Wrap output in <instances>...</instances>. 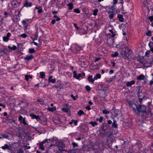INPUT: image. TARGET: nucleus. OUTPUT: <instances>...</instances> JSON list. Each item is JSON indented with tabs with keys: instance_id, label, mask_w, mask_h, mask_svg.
I'll return each instance as SVG.
<instances>
[{
	"instance_id": "864d4df0",
	"label": "nucleus",
	"mask_w": 153,
	"mask_h": 153,
	"mask_svg": "<svg viewBox=\"0 0 153 153\" xmlns=\"http://www.w3.org/2000/svg\"><path fill=\"white\" fill-rule=\"evenodd\" d=\"M153 44V42H149V45L150 48H151L152 45H151V44Z\"/></svg>"
},
{
	"instance_id": "4468645a",
	"label": "nucleus",
	"mask_w": 153,
	"mask_h": 153,
	"mask_svg": "<svg viewBox=\"0 0 153 153\" xmlns=\"http://www.w3.org/2000/svg\"><path fill=\"white\" fill-rule=\"evenodd\" d=\"M32 4H33L31 2H29L27 1H26L24 6L27 7H31L32 5Z\"/></svg>"
},
{
	"instance_id": "79ce46f5",
	"label": "nucleus",
	"mask_w": 153,
	"mask_h": 153,
	"mask_svg": "<svg viewBox=\"0 0 153 153\" xmlns=\"http://www.w3.org/2000/svg\"><path fill=\"white\" fill-rule=\"evenodd\" d=\"M71 145H72L73 148H75V147H76L78 146V144L74 142L72 143Z\"/></svg>"
},
{
	"instance_id": "9b49d317",
	"label": "nucleus",
	"mask_w": 153,
	"mask_h": 153,
	"mask_svg": "<svg viewBox=\"0 0 153 153\" xmlns=\"http://www.w3.org/2000/svg\"><path fill=\"white\" fill-rule=\"evenodd\" d=\"M137 79L139 80H143L145 83H146L147 81V79L145 78V76L142 74H140L137 77Z\"/></svg>"
},
{
	"instance_id": "c9c22d12",
	"label": "nucleus",
	"mask_w": 153,
	"mask_h": 153,
	"mask_svg": "<svg viewBox=\"0 0 153 153\" xmlns=\"http://www.w3.org/2000/svg\"><path fill=\"white\" fill-rule=\"evenodd\" d=\"M98 12V10L97 9H96L94 10H93V15L95 16L97 15V13Z\"/></svg>"
},
{
	"instance_id": "f3484780",
	"label": "nucleus",
	"mask_w": 153,
	"mask_h": 153,
	"mask_svg": "<svg viewBox=\"0 0 153 153\" xmlns=\"http://www.w3.org/2000/svg\"><path fill=\"white\" fill-rule=\"evenodd\" d=\"M135 84V82L134 80H132L130 82H127L126 84V85L128 87L131 86L132 85Z\"/></svg>"
},
{
	"instance_id": "ddd939ff",
	"label": "nucleus",
	"mask_w": 153,
	"mask_h": 153,
	"mask_svg": "<svg viewBox=\"0 0 153 153\" xmlns=\"http://www.w3.org/2000/svg\"><path fill=\"white\" fill-rule=\"evenodd\" d=\"M11 36L10 33L8 32L7 33L6 36H5L3 37V41L4 42H7L9 39V37Z\"/></svg>"
},
{
	"instance_id": "774afa93",
	"label": "nucleus",
	"mask_w": 153,
	"mask_h": 153,
	"mask_svg": "<svg viewBox=\"0 0 153 153\" xmlns=\"http://www.w3.org/2000/svg\"><path fill=\"white\" fill-rule=\"evenodd\" d=\"M5 52V49H1V51H0V53L3 52L4 53Z\"/></svg>"
},
{
	"instance_id": "6ab92c4d",
	"label": "nucleus",
	"mask_w": 153,
	"mask_h": 153,
	"mask_svg": "<svg viewBox=\"0 0 153 153\" xmlns=\"http://www.w3.org/2000/svg\"><path fill=\"white\" fill-rule=\"evenodd\" d=\"M109 31L112 34L111 36V37H114L116 35L115 30L114 29H113L111 30H110Z\"/></svg>"
},
{
	"instance_id": "6e6552de",
	"label": "nucleus",
	"mask_w": 153,
	"mask_h": 153,
	"mask_svg": "<svg viewBox=\"0 0 153 153\" xmlns=\"http://www.w3.org/2000/svg\"><path fill=\"white\" fill-rule=\"evenodd\" d=\"M55 145L56 146L61 148H64L65 147V145L62 141L59 140H56L55 142Z\"/></svg>"
},
{
	"instance_id": "7ed1b4c3",
	"label": "nucleus",
	"mask_w": 153,
	"mask_h": 153,
	"mask_svg": "<svg viewBox=\"0 0 153 153\" xmlns=\"http://www.w3.org/2000/svg\"><path fill=\"white\" fill-rule=\"evenodd\" d=\"M71 49L73 52L76 53L78 51H80L82 49V48L77 44H74L72 45Z\"/></svg>"
},
{
	"instance_id": "a18cd8bd",
	"label": "nucleus",
	"mask_w": 153,
	"mask_h": 153,
	"mask_svg": "<svg viewBox=\"0 0 153 153\" xmlns=\"http://www.w3.org/2000/svg\"><path fill=\"white\" fill-rule=\"evenodd\" d=\"M102 113L103 114H107L109 113V112L107 110H104L102 111Z\"/></svg>"
},
{
	"instance_id": "0e129e2a",
	"label": "nucleus",
	"mask_w": 153,
	"mask_h": 153,
	"mask_svg": "<svg viewBox=\"0 0 153 153\" xmlns=\"http://www.w3.org/2000/svg\"><path fill=\"white\" fill-rule=\"evenodd\" d=\"M37 37H38L37 35L36 34H35V37L34 39H33V40H36L37 39Z\"/></svg>"
},
{
	"instance_id": "4c0bfd02",
	"label": "nucleus",
	"mask_w": 153,
	"mask_h": 153,
	"mask_svg": "<svg viewBox=\"0 0 153 153\" xmlns=\"http://www.w3.org/2000/svg\"><path fill=\"white\" fill-rule=\"evenodd\" d=\"M108 13H109V18L110 19H112L113 18V17H114V15H113V13H111L110 12H109Z\"/></svg>"
},
{
	"instance_id": "e2e57ef3",
	"label": "nucleus",
	"mask_w": 153,
	"mask_h": 153,
	"mask_svg": "<svg viewBox=\"0 0 153 153\" xmlns=\"http://www.w3.org/2000/svg\"><path fill=\"white\" fill-rule=\"evenodd\" d=\"M153 84V79L151 80L149 82V85H152Z\"/></svg>"
},
{
	"instance_id": "5fc2aeb1",
	"label": "nucleus",
	"mask_w": 153,
	"mask_h": 153,
	"mask_svg": "<svg viewBox=\"0 0 153 153\" xmlns=\"http://www.w3.org/2000/svg\"><path fill=\"white\" fill-rule=\"evenodd\" d=\"M85 108L86 109L88 110H90L91 109V108L89 105H88L86 106Z\"/></svg>"
},
{
	"instance_id": "5701e85b",
	"label": "nucleus",
	"mask_w": 153,
	"mask_h": 153,
	"mask_svg": "<svg viewBox=\"0 0 153 153\" xmlns=\"http://www.w3.org/2000/svg\"><path fill=\"white\" fill-rule=\"evenodd\" d=\"M67 6L69 7V9L70 10H72L74 8L73 4L72 3L68 4Z\"/></svg>"
},
{
	"instance_id": "f704fd0d",
	"label": "nucleus",
	"mask_w": 153,
	"mask_h": 153,
	"mask_svg": "<svg viewBox=\"0 0 153 153\" xmlns=\"http://www.w3.org/2000/svg\"><path fill=\"white\" fill-rule=\"evenodd\" d=\"M16 144H17V143L14 142L11 145V146L13 149H16Z\"/></svg>"
},
{
	"instance_id": "13d9d810",
	"label": "nucleus",
	"mask_w": 153,
	"mask_h": 153,
	"mask_svg": "<svg viewBox=\"0 0 153 153\" xmlns=\"http://www.w3.org/2000/svg\"><path fill=\"white\" fill-rule=\"evenodd\" d=\"M107 123L108 124H111L112 123V122L111 120H108Z\"/></svg>"
},
{
	"instance_id": "3c124183",
	"label": "nucleus",
	"mask_w": 153,
	"mask_h": 153,
	"mask_svg": "<svg viewBox=\"0 0 153 153\" xmlns=\"http://www.w3.org/2000/svg\"><path fill=\"white\" fill-rule=\"evenodd\" d=\"M4 15H5V18H6L7 17V15L8 14V13L5 11L4 12Z\"/></svg>"
},
{
	"instance_id": "20e7f679",
	"label": "nucleus",
	"mask_w": 153,
	"mask_h": 153,
	"mask_svg": "<svg viewBox=\"0 0 153 153\" xmlns=\"http://www.w3.org/2000/svg\"><path fill=\"white\" fill-rule=\"evenodd\" d=\"M129 106L131 108L134 112L136 114L137 111V105L135 103L131 102H128Z\"/></svg>"
},
{
	"instance_id": "bf43d9fd",
	"label": "nucleus",
	"mask_w": 153,
	"mask_h": 153,
	"mask_svg": "<svg viewBox=\"0 0 153 153\" xmlns=\"http://www.w3.org/2000/svg\"><path fill=\"white\" fill-rule=\"evenodd\" d=\"M56 20L55 19H53L51 21V23L52 24H54L56 22Z\"/></svg>"
},
{
	"instance_id": "dca6fc26",
	"label": "nucleus",
	"mask_w": 153,
	"mask_h": 153,
	"mask_svg": "<svg viewBox=\"0 0 153 153\" xmlns=\"http://www.w3.org/2000/svg\"><path fill=\"white\" fill-rule=\"evenodd\" d=\"M33 55H28L25 58V59L27 61H29L30 60H31L32 59H33Z\"/></svg>"
},
{
	"instance_id": "423d86ee",
	"label": "nucleus",
	"mask_w": 153,
	"mask_h": 153,
	"mask_svg": "<svg viewBox=\"0 0 153 153\" xmlns=\"http://www.w3.org/2000/svg\"><path fill=\"white\" fill-rule=\"evenodd\" d=\"M73 77L74 78H76V79H78L80 78H81L83 76H84L85 75V73L83 72L82 73L79 74L78 75L76 74V72L74 71L73 72Z\"/></svg>"
},
{
	"instance_id": "f8f14e48",
	"label": "nucleus",
	"mask_w": 153,
	"mask_h": 153,
	"mask_svg": "<svg viewBox=\"0 0 153 153\" xmlns=\"http://www.w3.org/2000/svg\"><path fill=\"white\" fill-rule=\"evenodd\" d=\"M30 116L33 119H35L37 121H39L40 120V116L36 115L33 113H31L29 114Z\"/></svg>"
},
{
	"instance_id": "a19ab883",
	"label": "nucleus",
	"mask_w": 153,
	"mask_h": 153,
	"mask_svg": "<svg viewBox=\"0 0 153 153\" xmlns=\"http://www.w3.org/2000/svg\"><path fill=\"white\" fill-rule=\"evenodd\" d=\"M146 35L148 36H152L151 35V32L150 30H149L146 33Z\"/></svg>"
},
{
	"instance_id": "2eb2a0df",
	"label": "nucleus",
	"mask_w": 153,
	"mask_h": 153,
	"mask_svg": "<svg viewBox=\"0 0 153 153\" xmlns=\"http://www.w3.org/2000/svg\"><path fill=\"white\" fill-rule=\"evenodd\" d=\"M88 80L89 82H91L92 83H94L95 80L94 78V79H93V76L91 75H89L88 76Z\"/></svg>"
},
{
	"instance_id": "bb28decb",
	"label": "nucleus",
	"mask_w": 153,
	"mask_h": 153,
	"mask_svg": "<svg viewBox=\"0 0 153 153\" xmlns=\"http://www.w3.org/2000/svg\"><path fill=\"white\" fill-rule=\"evenodd\" d=\"M28 21L29 19H25L22 21V23L23 25H26L27 24V22H28Z\"/></svg>"
},
{
	"instance_id": "69168bd1",
	"label": "nucleus",
	"mask_w": 153,
	"mask_h": 153,
	"mask_svg": "<svg viewBox=\"0 0 153 153\" xmlns=\"http://www.w3.org/2000/svg\"><path fill=\"white\" fill-rule=\"evenodd\" d=\"M71 97L73 99V100H76V98L74 96L73 94L71 95Z\"/></svg>"
},
{
	"instance_id": "412c9836",
	"label": "nucleus",
	"mask_w": 153,
	"mask_h": 153,
	"mask_svg": "<svg viewBox=\"0 0 153 153\" xmlns=\"http://www.w3.org/2000/svg\"><path fill=\"white\" fill-rule=\"evenodd\" d=\"M101 77V76L100 74H97L94 76V80H97L98 79H100Z\"/></svg>"
},
{
	"instance_id": "a211bd4d",
	"label": "nucleus",
	"mask_w": 153,
	"mask_h": 153,
	"mask_svg": "<svg viewBox=\"0 0 153 153\" xmlns=\"http://www.w3.org/2000/svg\"><path fill=\"white\" fill-rule=\"evenodd\" d=\"M48 81L49 82H51L52 83H54L56 82V79H52V76H49L48 79Z\"/></svg>"
},
{
	"instance_id": "0eeeda50",
	"label": "nucleus",
	"mask_w": 153,
	"mask_h": 153,
	"mask_svg": "<svg viewBox=\"0 0 153 153\" xmlns=\"http://www.w3.org/2000/svg\"><path fill=\"white\" fill-rule=\"evenodd\" d=\"M10 145V144L8 145L7 144H5L4 146H1V148L4 150H6L7 149L8 152L12 153L13 152L11 150V147Z\"/></svg>"
},
{
	"instance_id": "37998d69",
	"label": "nucleus",
	"mask_w": 153,
	"mask_h": 153,
	"mask_svg": "<svg viewBox=\"0 0 153 153\" xmlns=\"http://www.w3.org/2000/svg\"><path fill=\"white\" fill-rule=\"evenodd\" d=\"M74 11L75 13H80V11L78 9H74Z\"/></svg>"
},
{
	"instance_id": "4be33fe9",
	"label": "nucleus",
	"mask_w": 153,
	"mask_h": 153,
	"mask_svg": "<svg viewBox=\"0 0 153 153\" xmlns=\"http://www.w3.org/2000/svg\"><path fill=\"white\" fill-rule=\"evenodd\" d=\"M39 78H45V73L43 72H41L39 73Z\"/></svg>"
},
{
	"instance_id": "39448f33",
	"label": "nucleus",
	"mask_w": 153,
	"mask_h": 153,
	"mask_svg": "<svg viewBox=\"0 0 153 153\" xmlns=\"http://www.w3.org/2000/svg\"><path fill=\"white\" fill-rule=\"evenodd\" d=\"M50 140L48 139H46L43 140L41 142L39 143V149L44 151L45 149V148L43 146V144L46 143H49L50 142Z\"/></svg>"
},
{
	"instance_id": "b1692460",
	"label": "nucleus",
	"mask_w": 153,
	"mask_h": 153,
	"mask_svg": "<svg viewBox=\"0 0 153 153\" xmlns=\"http://www.w3.org/2000/svg\"><path fill=\"white\" fill-rule=\"evenodd\" d=\"M140 62L144 66L146 67H150L151 65V63H143L141 62Z\"/></svg>"
},
{
	"instance_id": "aec40b11",
	"label": "nucleus",
	"mask_w": 153,
	"mask_h": 153,
	"mask_svg": "<svg viewBox=\"0 0 153 153\" xmlns=\"http://www.w3.org/2000/svg\"><path fill=\"white\" fill-rule=\"evenodd\" d=\"M117 17L119 19V21L120 22H123L124 21V19L123 18V16L121 14H118Z\"/></svg>"
},
{
	"instance_id": "f257e3e1",
	"label": "nucleus",
	"mask_w": 153,
	"mask_h": 153,
	"mask_svg": "<svg viewBox=\"0 0 153 153\" xmlns=\"http://www.w3.org/2000/svg\"><path fill=\"white\" fill-rule=\"evenodd\" d=\"M132 53L131 50L128 47L123 48L121 51V55L126 58H128V56L130 55Z\"/></svg>"
},
{
	"instance_id": "9d476101",
	"label": "nucleus",
	"mask_w": 153,
	"mask_h": 153,
	"mask_svg": "<svg viewBox=\"0 0 153 153\" xmlns=\"http://www.w3.org/2000/svg\"><path fill=\"white\" fill-rule=\"evenodd\" d=\"M18 120L21 123H22L24 125H27V123L25 122V118H23L20 115L18 118Z\"/></svg>"
},
{
	"instance_id": "473e14b6",
	"label": "nucleus",
	"mask_w": 153,
	"mask_h": 153,
	"mask_svg": "<svg viewBox=\"0 0 153 153\" xmlns=\"http://www.w3.org/2000/svg\"><path fill=\"white\" fill-rule=\"evenodd\" d=\"M89 124L93 126H95L97 125V123L95 121H91L90 122Z\"/></svg>"
},
{
	"instance_id": "2f4dec72",
	"label": "nucleus",
	"mask_w": 153,
	"mask_h": 153,
	"mask_svg": "<svg viewBox=\"0 0 153 153\" xmlns=\"http://www.w3.org/2000/svg\"><path fill=\"white\" fill-rule=\"evenodd\" d=\"M118 53L117 52H115L111 54V56L112 57L117 56H118Z\"/></svg>"
},
{
	"instance_id": "f03ea898",
	"label": "nucleus",
	"mask_w": 153,
	"mask_h": 153,
	"mask_svg": "<svg viewBox=\"0 0 153 153\" xmlns=\"http://www.w3.org/2000/svg\"><path fill=\"white\" fill-rule=\"evenodd\" d=\"M137 111L136 114L139 115L140 113H144L146 110V107L143 105H138L137 106Z\"/></svg>"
},
{
	"instance_id": "cd10ccee",
	"label": "nucleus",
	"mask_w": 153,
	"mask_h": 153,
	"mask_svg": "<svg viewBox=\"0 0 153 153\" xmlns=\"http://www.w3.org/2000/svg\"><path fill=\"white\" fill-rule=\"evenodd\" d=\"M77 114L79 116H80L81 115H82V114L84 115L85 114V113L84 112V111H83L82 110H80L78 112Z\"/></svg>"
},
{
	"instance_id": "393cba45",
	"label": "nucleus",
	"mask_w": 153,
	"mask_h": 153,
	"mask_svg": "<svg viewBox=\"0 0 153 153\" xmlns=\"http://www.w3.org/2000/svg\"><path fill=\"white\" fill-rule=\"evenodd\" d=\"M47 110L49 111L53 112L56 110V108L55 107H49L47 108Z\"/></svg>"
},
{
	"instance_id": "c756f323",
	"label": "nucleus",
	"mask_w": 153,
	"mask_h": 153,
	"mask_svg": "<svg viewBox=\"0 0 153 153\" xmlns=\"http://www.w3.org/2000/svg\"><path fill=\"white\" fill-rule=\"evenodd\" d=\"M32 78V77L31 75H26L25 76V79L26 81H28L29 79H31Z\"/></svg>"
},
{
	"instance_id": "de8ad7c7",
	"label": "nucleus",
	"mask_w": 153,
	"mask_h": 153,
	"mask_svg": "<svg viewBox=\"0 0 153 153\" xmlns=\"http://www.w3.org/2000/svg\"><path fill=\"white\" fill-rule=\"evenodd\" d=\"M62 110L63 111L65 112H67L68 111V109L66 108H62Z\"/></svg>"
},
{
	"instance_id": "58836bf2",
	"label": "nucleus",
	"mask_w": 153,
	"mask_h": 153,
	"mask_svg": "<svg viewBox=\"0 0 153 153\" xmlns=\"http://www.w3.org/2000/svg\"><path fill=\"white\" fill-rule=\"evenodd\" d=\"M1 136L2 137L1 138H7L9 137V136L7 134H3L1 135Z\"/></svg>"
},
{
	"instance_id": "603ef678",
	"label": "nucleus",
	"mask_w": 153,
	"mask_h": 153,
	"mask_svg": "<svg viewBox=\"0 0 153 153\" xmlns=\"http://www.w3.org/2000/svg\"><path fill=\"white\" fill-rule=\"evenodd\" d=\"M103 118L102 116L100 117L99 119V121L100 122H101L103 120Z\"/></svg>"
},
{
	"instance_id": "a878e982",
	"label": "nucleus",
	"mask_w": 153,
	"mask_h": 153,
	"mask_svg": "<svg viewBox=\"0 0 153 153\" xmlns=\"http://www.w3.org/2000/svg\"><path fill=\"white\" fill-rule=\"evenodd\" d=\"M37 101L40 103L42 105H44L45 104V102L43 100L40 99H38L37 100Z\"/></svg>"
},
{
	"instance_id": "09e8293b",
	"label": "nucleus",
	"mask_w": 153,
	"mask_h": 153,
	"mask_svg": "<svg viewBox=\"0 0 153 153\" xmlns=\"http://www.w3.org/2000/svg\"><path fill=\"white\" fill-rule=\"evenodd\" d=\"M149 19L150 20L151 22H152L153 21V16H149Z\"/></svg>"
},
{
	"instance_id": "c03bdc74",
	"label": "nucleus",
	"mask_w": 153,
	"mask_h": 153,
	"mask_svg": "<svg viewBox=\"0 0 153 153\" xmlns=\"http://www.w3.org/2000/svg\"><path fill=\"white\" fill-rule=\"evenodd\" d=\"M85 88L88 91H90L91 90V88L88 85L86 86Z\"/></svg>"
},
{
	"instance_id": "72a5a7b5",
	"label": "nucleus",
	"mask_w": 153,
	"mask_h": 153,
	"mask_svg": "<svg viewBox=\"0 0 153 153\" xmlns=\"http://www.w3.org/2000/svg\"><path fill=\"white\" fill-rule=\"evenodd\" d=\"M115 121H114V122L112 123V126L114 128H117V124L115 123Z\"/></svg>"
},
{
	"instance_id": "338daca9",
	"label": "nucleus",
	"mask_w": 153,
	"mask_h": 153,
	"mask_svg": "<svg viewBox=\"0 0 153 153\" xmlns=\"http://www.w3.org/2000/svg\"><path fill=\"white\" fill-rule=\"evenodd\" d=\"M115 76H113L112 78H109V80L111 82L113 80V79L115 78Z\"/></svg>"
},
{
	"instance_id": "1a4fd4ad",
	"label": "nucleus",
	"mask_w": 153,
	"mask_h": 153,
	"mask_svg": "<svg viewBox=\"0 0 153 153\" xmlns=\"http://www.w3.org/2000/svg\"><path fill=\"white\" fill-rule=\"evenodd\" d=\"M20 2L21 0H13L11 3L14 7H16L20 5Z\"/></svg>"
},
{
	"instance_id": "e433bc0d",
	"label": "nucleus",
	"mask_w": 153,
	"mask_h": 153,
	"mask_svg": "<svg viewBox=\"0 0 153 153\" xmlns=\"http://www.w3.org/2000/svg\"><path fill=\"white\" fill-rule=\"evenodd\" d=\"M35 50L33 48H30L29 50V52L30 53H32L35 52Z\"/></svg>"
},
{
	"instance_id": "8fccbe9b",
	"label": "nucleus",
	"mask_w": 153,
	"mask_h": 153,
	"mask_svg": "<svg viewBox=\"0 0 153 153\" xmlns=\"http://www.w3.org/2000/svg\"><path fill=\"white\" fill-rule=\"evenodd\" d=\"M42 9L41 7L40 8H39L37 12L38 13H41L42 12Z\"/></svg>"
},
{
	"instance_id": "680f3d73",
	"label": "nucleus",
	"mask_w": 153,
	"mask_h": 153,
	"mask_svg": "<svg viewBox=\"0 0 153 153\" xmlns=\"http://www.w3.org/2000/svg\"><path fill=\"white\" fill-rule=\"evenodd\" d=\"M117 1H118L117 0H113V4H116L117 3Z\"/></svg>"
},
{
	"instance_id": "7c9ffc66",
	"label": "nucleus",
	"mask_w": 153,
	"mask_h": 153,
	"mask_svg": "<svg viewBox=\"0 0 153 153\" xmlns=\"http://www.w3.org/2000/svg\"><path fill=\"white\" fill-rule=\"evenodd\" d=\"M8 48L11 50H15L16 48V46L13 45L12 47H10V46H8Z\"/></svg>"
},
{
	"instance_id": "6e6d98bb",
	"label": "nucleus",
	"mask_w": 153,
	"mask_h": 153,
	"mask_svg": "<svg viewBox=\"0 0 153 153\" xmlns=\"http://www.w3.org/2000/svg\"><path fill=\"white\" fill-rule=\"evenodd\" d=\"M150 51H149V50L147 51L145 53L146 55L147 56L150 53Z\"/></svg>"
},
{
	"instance_id": "c85d7f7f",
	"label": "nucleus",
	"mask_w": 153,
	"mask_h": 153,
	"mask_svg": "<svg viewBox=\"0 0 153 153\" xmlns=\"http://www.w3.org/2000/svg\"><path fill=\"white\" fill-rule=\"evenodd\" d=\"M124 44L122 42H120L116 45V47L117 48H120L122 47Z\"/></svg>"
},
{
	"instance_id": "052dcab7",
	"label": "nucleus",
	"mask_w": 153,
	"mask_h": 153,
	"mask_svg": "<svg viewBox=\"0 0 153 153\" xmlns=\"http://www.w3.org/2000/svg\"><path fill=\"white\" fill-rule=\"evenodd\" d=\"M114 73V70H111L109 71V74H112Z\"/></svg>"
},
{
	"instance_id": "ea45409f",
	"label": "nucleus",
	"mask_w": 153,
	"mask_h": 153,
	"mask_svg": "<svg viewBox=\"0 0 153 153\" xmlns=\"http://www.w3.org/2000/svg\"><path fill=\"white\" fill-rule=\"evenodd\" d=\"M27 36V34H26L25 33H24L21 34L20 36H21L23 38H25Z\"/></svg>"
},
{
	"instance_id": "49530a36",
	"label": "nucleus",
	"mask_w": 153,
	"mask_h": 153,
	"mask_svg": "<svg viewBox=\"0 0 153 153\" xmlns=\"http://www.w3.org/2000/svg\"><path fill=\"white\" fill-rule=\"evenodd\" d=\"M150 149L152 153H153V144H152V145L150 147Z\"/></svg>"
},
{
	"instance_id": "4d7b16f0",
	"label": "nucleus",
	"mask_w": 153,
	"mask_h": 153,
	"mask_svg": "<svg viewBox=\"0 0 153 153\" xmlns=\"http://www.w3.org/2000/svg\"><path fill=\"white\" fill-rule=\"evenodd\" d=\"M0 106H2V107L4 108L5 107V105L1 103H0Z\"/></svg>"
}]
</instances>
